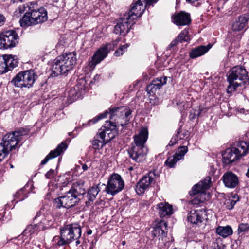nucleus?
<instances>
[{
  "label": "nucleus",
  "instance_id": "obj_1",
  "mask_svg": "<svg viewBox=\"0 0 249 249\" xmlns=\"http://www.w3.org/2000/svg\"><path fill=\"white\" fill-rule=\"evenodd\" d=\"M110 114V120L108 121L113 124H116L119 128L120 125L124 126L129 121L131 111L126 107H120L109 109L108 112L107 110L98 115L93 119L89 121V124H95L99 120L106 118L107 115Z\"/></svg>",
  "mask_w": 249,
  "mask_h": 249
},
{
  "label": "nucleus",
  "instance_id": "obj_2",
  "mask_svg": "<svg viewBox=\"0 0 249 249\" xmlns=\"http://www.w3.org/2000/svg\"><path fill=\"white\" fill-rule=\"evenodd\" d=\"M85 193L86 190L83 185L75 183L64 195L55 199L54 203L57 208L69 209L77 204L81 197Z\"/></svg>",
  "mask_w": 249,
  "mask_h": 249
},
{
  "label": "nucleus",
  "instance_id": "obj_3",
  "mask_svg": "<svg viewBox=\"0 0 249 249\" xmlns=\"http://www.w3.org/2000/svg\"><path fill=\"white\" fill-rule=\"evenodd\" d=\"M148 137V131L146 127L141 128L138 134L134 136L135 144L128 150V152L129 157L137 162L142 161L147 153L148 150L144 144Z\"/></svg>",
  "mask_w": 249,
  "mask_h": 249
},
{
  "label": "nucleus",
  "instance_id": "obj_4",
  "mask_svg": "<svg viewBox=\"0 0 249 249\" xmlns=\"http://www.w3.org/2000/svg\"><path fill=\"white\" fill-rule=\"evenodd\" d=\"M81 236V229L77 224L64 226L60 230V235L55 236L52 240L55 246H64L74 240L78 239Z\"/></svg>",
  "mask_w": 249,
  "mask_h": 249
},
{
  "label": "nucleus",
  "instance_id": "obj_5",
  "mask_svg": "<svg viewBox=\"0 0 249 249\" xmlns=\"http://www.w3.org/2000/svg\"><path fill=\"white\" fill-rule=\"evenodd\" d=\"M249 150V144L245 141L236 142L234 146L222 152V163L224 166L232 164L245 156Z\"/></svg>",
  "mask_w": 249,
  "mask_h": 249
},
{
  "label": "nucleus",
  "instance_id": "obj_6",
  "mask_svg": "<svg viewBox=\"0 0 249 249\" xmlns=\"http://www.w3.org/2000/svg\"><path fill=\"white\" fill-rule=\"evenodd\" d=\"M229 85L227 91L232 92L238 89L244 88L249 83V78L246 69L239 66L233 67L228 76Z\"/></svg>",
  "mask_w": 249,
  "mask_h": 249
},
{
  "label": "nucleus",
  "instance_id": "obj_7",
  "mask_svg": "<svg viewBox=\"0 0 249 249\" xmlns=\"http://www.w3.org/2000/svg\"><path fill=\"white\" fill-rule=\"evenodd\" d=\"M47 12L45 8L40 7L37 9H33L32 4L29 6V10L26 11L23 17L20 19L19 23L22 27L41 24L47 21Z\"/></svg>",
  "mask_w": 249,
  "mask_h": 249
},
{
  "label": "nucleus",
  "instance_id": "obj_8",
  "mask_svg": "<svg viewBox=\"0 0 249 249\" xmlns=\"http://www.w3.org/2000/svg\"><path fill=\"white\" fill-rule=\"evenodd\" d=\"M211 184V178L207 176L206 178L195 185L190 192V196L195 197L190 201L192 205H198L203 202L208 197V195L205 193L206 190L209 189Z\"/></svg>",
  "mask_w": 249,
  "mask_h": 249
},
{
  "label": "nucleus",
  "instance_id": "obj_9",
  "mask_svg": "<svg viewBox=\"0 0 249 249\" xmlns=\"http://www.w3.org/2000/svg\"><path fill=\"white\" fill-rule=\"evenodd\" d=\"M37 76L33 70H28L18 73L12 80L11 83L16 87L29 88L33 85Z\"/></svg>",
  "mask_w": 249,
  "mask_h": 249
},
{
  "label": "nucleus",
  "instance_id": "obj_10",
  "mask_svg": "<svg viewBox=\"0 0 249 249\" xmlns=\"http://www.w3.org/2000/svg\"><path fill=\"white\" fill-rule=\"evenodd\" d=\"M18 138L12 133L6 134L2 139V142L0 143V162L8 155L13 149L18 148Z\"/></svg>",
  "mask_w": 249,
  "mask_h": 249
},
{
  "label": "nucleus",
  "instance_id": "obj_11",
  "mask_svg": "<svg viewBox=\"0 0 249 249\" xmlns=\"http://www.w3.org/2000/svg\"><path fill=\"white\" fill-rule=\"evenodd\" d=\"M159 0H139L130 8L128 13L125 14L130 21L135 22L138 18L142 16L145 10L146 5L156 3Z\"/></svg>",
  "mask_w": 249,
  "mask_h": 249
},
{
  "label": "nucleus",
  "instance_id": "obj_12",
  "mask_svg": "<svg viewBox=\"0 0 249 249\" xmlns=\"http://www.w3.org/2000/svg\"><path fill=\"white\" fill-rule=\"evenodd\" d=\"M124 186V183L121 176L114 173L109 178L105 191L107 194L114 196L121 191Z\"/></svg>",
  "mask_w": 249,
  "mask_h": 249
},
{
  "label": "nucleus",
  "instance_id": "obj_13",
  "mask_svg": "<svg viewBox=\"0 0 249 249\" xmlns=\"http://www.w3.org/2000/svg\"><path fill=\"white\" fill-rule=\"evenodd\" d=\"M18 36L15 31H4L0 34V49L14 47L18 43Z\"/></svg>",
  "mask_w": 249,
  "mask_h": 249
},
{
  "label": "nucleus",
  "instance_id": "obj_14",
  "mask_svg": "<svg viewBox=\"0 0 249 249\" xmlns=\"http://www.w3.org/2000/svg\"><path fill=\"white\" fill-rule=\"evenodd\" d=\"M103 127V128L99 130L96 137L97 138H100V139H103V141L106 143H108L114 139L118 134L119 128L116 124H113L110 122L106 121Z\"/></svg>",
  "mask_w": 249,
  "mask_h": 249
},
{
  "label": "nucleus",
  "instance_id": "obj_15",
  "mask_svg": "<svg viewBox=\"0 0 249 249\" xmlns=\"http://www.w3.org/2000/svg\"><path fill=\"white\" fill-rule=\"evenodd\" d=\"M120 39L117 38L111 43L105 44L101 47L95 53L92 57V65L95 66L102 61L107 55L108 52L117 46Z\"/></svg>",
  "mask_w": 249,
  "mask_h": 249
},
{
  "label": "nucleus",
  "instance_id": "obj_16",
  "mask_svg": "<svg viewBox=\"0 0 249 249\" xmlns=\"http://www.w3.org/2000/svg\"><path fill=\"white\" fill-rule=\"evenodd\" d=\"M71 70V69L69 67L68 64L63 60V56L60 55L54 60L52 67L51 75L56 77L60 75L65 74Z\"/></svg>",
  "mask_w": 249,
  "mask_h": 249
},
{
  "label": "nucleus",
  "instance_id": "obj_17",
  "mask_svg": "<svg viewBox=\"0 0 249 249\" xmlns=\"http://www.w3.org/2000/svg\"><path fill=\"white\" fill-rule=\"evenodd\" d=\"M135 22L130 21L124 14L123 17L120 18L114 27V32L117 35L125 36L129 32L131 26Z\"/></svg>",
  "mask_w": 249,
  "mask_h": 249
},
{
  "label": "nucleus",
  "instance_id": "obj_18",
  "mask_svg": "<svg viewBox=\"0 0 249 249\" xmlns=\"http://www.w3.org/2000/svg\"><path fill=\"white\" fill-rule=\"evenodd\" d=\"M206 216L205 209L192 210L188 213L187 220L193 224L199 225L206 219Z\"/></svg>",
  "mask_w": 249,
  "mask_h": 249
},
{
  "label": "nucleus",
  "instance_id": "obj_19",
  "mask_svg": "<svg viewBox=\"0 0 249 249\" xmlns=\"http://www.w3.org/2000/svg\"><path fill=\"white\" fill-rule=\"evenodd\" d=\"M155 176L154 172H150L139 181L137 184L135 189L137 194H141L144 192L153 181Z\"/></svg>",
  "mask_w": 249,
  "mask_h": 249
},
{
  "label": "nucleus",
  "instance_id": "obj_20",
  "mask_svg": "<svg viewBox=\"0 0 249 249\" xmlns=\"http://www.w3.org/2000/svg\"><path fill=\"white\" fill-rule=\"evenodd\" d=\"M222 180L225 186L229 188H235L239 184L238 176L231 171H227L222 177Z\"/></svg>",
  "mask_w": 249,
  "mask_h": 249
},
{
  "label": "nucleus",
  "instance_id": "obj_21",
  "mask_svg": "<svg viewBox=\"0 0 249 249\" xmlns=\"http://www.w3.org/2000/svg\"><path fill=\"white\" fill-rule=\"evenodd\" d=\"M85 84V81L82 80L69 91V96L71 100L74 101L82 96L86 90Z\"/></svg>",
  "mask_w": 249,
  "mask_h": 249
},
{
  "label": "nucleus",
  "instance_id": "obj_22",
  "mask_svg": "<svg viewBox=\"0 0 249 249\" xmlns=\"http://www.w3.org/2000/svg\"><path fill=\"white\" fill-rule=\"evenodd\" d=\"M249 20V14H245L240 16L232 24V30L233 32L242 31L247 26Z\"/></svg>",
  "mask_w": 249,
  "mask_h": 249
},
{
  "label": "nucleus",
  "instance_id": "obj_23",
  "mask_svg": "<svg viewBox=\"0 0 249 249\" xmlns=\"http://www.w3.org/2000/svg\"><path fill=\"white\" fill-rule=\"evenodd\" d=\"M236 195L231 197L226 195L224 193H219V199L220 200V204L223 209H232L235 205L236 202L238 200V197L236 200H233V198H236Z\"/></svg>",
  "mask_w": 249,
  "mask_h": 249
},
{
  "label": "nucleus",
  "instance_id": "obj_24",
  "mask_svg": "<svg viewBox=\"0 0 249 249\" xmlns=\"http://www.w3.org/2000/svg\"><path fill=\"white\" fill-rule=\"evenodd\" d=\"M51 218V216L41 215L37 213L34 219L35 225H38L37 230H43L50 227L52 223Z\"/></svg>",
  "mask_w": 249,
  "mask_h": 249
},
{
  "label": "nucleus",
  "instance_id": "obj_25",
  "mask_svg": "<svg viewBox=\"0 0 249 249\" xmlns=\"http://www.w3.org/2000/svg\"><path fill=\"white\" fill-rule=\"evenodd\" d=\"M157 211L160 217L170 216L173 213V209L171 205L166 202L158 203L156 207Z\"/></svg>",
  "mask_w": 249,
  "mask_h": 249
},
{
  "label": "nucleus",
  "instance_id": "obj_26",
  "mask_svg": "<svg viewBox=\"0 0 249 249\" xmlns=\"http://www.w3.org/2000/svg\"><path fill=\"white\" fill-rule=\"evenodd\" d=\"M67 145L65 142H62L54 150L51 151L45 159L42 160L41 165L45 164L49 160L54 158L61 155L64 151L66 150Z\"/></svg>",
  "mask_w": 249,
  "mask_h": 249
},
{
  "label": "nucleus",
  "instance_id": "obj_27",
  "mask_svg": "<svg viewBox=\"0 0 249 249\" xmlns=\"http://www.w3.org/2000/svg\"><path fill=\"white\" fill-rule=\"evenodd\" d=\"M173 22L178 26H184L191 22L190 15L184 12H180L173 17Z\"/></svg>",
  "mask_w": 249,
  "mask_h": 249
},
{
  "label": "nucleus",
  "instance_id": "obj_28",
  "mask_svg": "<svg viewBox=\"0 0 249 249\" xmlns=\"http://www.w3.org/2000/svg\"><path fill=\"white\" fill-rule=\"evenodd\" d=\"M167 77L163 76L158 77L152 81V82L147 87V91L149 93H155L157 90L160 89V88L165 84L167 82Z\"/></svg>",
  "mask_w": 249,
  "mask_h": 249
},
{
  "label": "nucleus",
  "instance_id": "obj_29",
  "mask_svg": "<svg viewBox=\"0 0 249 249\" xmlns=\"http://www.w3.org/2000/svg\"><path fill=\"white\" fill-rule=\"evenodd\" d=\"M212 47V45L208 44L207 46L200 45L192 49L189 53V56L195 59L205 54Z\"/></svg>",
  "mask_w": 249,
  "mask_h": 249
},
{
  "label": "nucleus",
  "instance_id": "obj_30",
  "mask_svg": "<svg viewBox=\"0 0 249 249\" xmlns=\"http://www.w3.org/2000/svg\"><path fill=\"white\" fill-rule=\"evenodd\" d=\"M76 55L77 54L75 52H66L61 55V56H63V60L65 61V62L68 64L69 67H70L71 70L73 69L76 64Z\"/></svg>",
  "mask_w": 249,
  "mask_h": 249
},
{
  "label": "nucleus",
  "instance_id": "obj_31",
  "mask_svg": "<svg viewBox=\"0 0 249 249\" xmlns=\"http://www.w3.org/2000/svg\"><path fill=\"white\" fill-rule=\"evenodd\" d=\"M164 226L166 229L167 227L166 222H160L159 225L155 227L152 231V234L154 237H159V239L162 240L164 237H165L167 234V232H165L162 229V226Z\"/></svg>",
  "mask_w": 249,
  "mask_h": 249
},
{
  "label": "nucleus",
  "instance_id": "obj_32",
  "mask_svg": "<svg viewBox=\"0 0 249 249\" xmlns=\"http://www.w3.org/2000/svg\"><path fill=\"white\" fill-rule=\"evenodd\" d=\"M3 56L5 60L7 71H10L18 66V60L15 56L12 55H5Z\"/></svg>",
  "mask_w": 249,
  "mask_h": 249
},
{
  "label": "nucleus",
  "instance_id": "obj_33",
  "mask_svg": "<svg viewBox=\"0 0 249 249\" xmlns=\"http://www.w3.org/2000/svg\"><path fill=\"white\" fill-rule=\"evenodd\" d=\"M99 184L97 186H92L88 192L87 197L88 201L86 202V205L87 207L91 205V202H92L96 198L100 190L99 188Z\"/></svg>",
  "mask_w": 249,
  "mask_h": 249
},
{
  "label": "nucleus",
  "instance_id": "obj_34",
  "mask_svg": "<svg viewBox=\"0 0 249 249\" xmlns=\"http://www.w3.org/2000/svg\"><path fill=\"white\" fill-rule=\"evenodd\" d=\"M233 233L232 228L229 225L226 226H219V235L223 238H226Z\"/></svg>",
  "mask_w": 249,
  "mask_h": 249
},
{
  "label": "nucleus",
  "instance_id": "obj_35",
  "mask_svg": "<svg viewBox=\"0 0 249 249\" xmlns=\"http://www.w3.org/2000/svg\"><path fill=\"white\" fill-rule=\"evenodd\" d=\"M188 151V148L187 146H180L178 148V151L175 153L174 155L176 157L177 160H181L183 158L185 154Z\"/></svg>",
  "mask_w": 249,
  "mask_h": 249
},
{
  "label": "nucleus",
  "instance_id": "obj_36",
  "mask_svg": "<svg viewBox=\"0 0 249 249\" xmlns=\"http://www.w3.org/2000/svg\"><path fill=\"white\" fill-rule=\"evenodd\" d=\"M177 37L178 41L181 43L183 41H188L190 39L188 32L186 30H183Z\"/></svg>",
  "mask_w": 249,
  "mask_h": 249
},
{
  "label": "nucleus",
  "instance_id": "obj_37",
  "mask_svg": "<svg viewBox=\"0 0 249 249\" xmlns=\"http://www.w3.org/2000/svg\"><path fill=\"white\" fill-rule=\"evenodd\" d=\"M107 143L103 141V139L98 140L95 139L92 141V145L93 147L95 149H100L102 148L104 145Z\"/></svg>",
  "mask_w": 249,
  "mask_h": 249
},
{
  "label": "nucleus",
  "instance_id": "obj_38",
  "mask_svg": "<svg viewBox=\"0 0 249 249\" xmlns=\"http://www.w3.org/2000/svg\"><path fill=\"white\" fill-rule=\"evenodd\" d=\"M29 130L23 128H21L17 131L12 132L15 134V136L18 138L19 141L21 140V137L27 134Z\"/></svg>",
  "mask_w": 249,
  "mask_h": 249
},
{
  "label": "nucleus",
  "instance_id": "obj_39",
  "mask_svg": "<svg viewBox=\"0 0 249 249\" xmlns=\"http://www.w3.org/2000/svg\"><path fill=\"white\" fill-rule=\"evenodd\" d=\"M189 135L188 131L186 130H182L181 129V126H180L179 129L178 130L177 132V137L180 140L184 139L187 138Z\"/></svg>",
  "mask_w": 249,
  "mask_h": 249
},
{
  "label": "nucleus",
  "instance_id": "obj_40",
  "mask_svg": "<svg viewBox=\"0 0 249 249\" xmlns=\"http://www.w3.org/2000/svg\"><path fill=\"white\" fill-rule=\"evenodd\" d=\"M179 160H177L176 157L174 155L173 157H170L167 158L165 161V164L170 168L174 167L176 162Z\"/></svg>",
  "mask_w": 249,
  "mask_h": 249
},
{
  "label": "nucleus",
  "instance_id": "obj_41",
  "mask_svg": "<svg viewBox=\"0 0 249 249\" xmlns=\"http://www.w3.org/2000/svg\"><path fill=\"white\" fill-rule=\"evenodd\" d=\"M202 110L199 108L198 109H192L189 114V118L190 120H193L198 117L201 114Z\"/></svg>",
  "mask_w": 249,
  "mask_h": 249
},
{
  "label": "nucleus",
  "instance_id": "obj_42",
  "mask_svg": "<svg viewBox=\"0 0 249 249\" xmlns=\"http://www.w3.org/2000/svg\"><path fill=\"white\" fill-rule=\"evenodd\" d=\"M128 46H129L127 44L121 46L115 52L114 55L116 56H119L122 55Z\"/></svg>",
  "mask_w": 249,
  "mask_h": 249
},
{
  "label": "nucleus",
  "instance_id": "obj_43",
  "mask_svg": "<svg viewBox=\"0 0 249 249\" xmlns=\"http://www.w3.org/2000/svg\"><path fill=\"white\" fill-rule=\"evenodd\" d=\"M7 72L6 65H5V60L3 56H0V74H2Z\"/></svg>",
  "mask_w": 249,
  "mask_h": 249
},
{
  "label": "nucleus",
  "instance_id": "obj_44",
  "mask_svg": "<svg viewBox=\"0 0 249 249\" xmlns=\"http://www.w3.org/2000/svg\"><path fill=\"white\" fill-rule=\"evenodd\" d=\"M24 189L21 188L18 191H17L14 195V197L18 199V201H21L24 200L25 198L24 194Z\"/></svg>",
  "mask_w": 249,
  "mask_h": 249
},
{
  "label": "nucleus",
  "instance_id": "obj_45",
  "mask_svg": "<svg viewBox=\"0 0 249 249\" xmlns=\"http://www.w3.org/2000/svg\"><path fill=\"white\" fill-rule=\"evenodd\" d=\"M249 230V225L248 223H241L238 228V233L239 234L242 232L246 231Z\"/></svg>",
  "mask_w": 249,
  "mask_h": 249
},
{
  "label": "nucleus",
  "instance_id": "obj_46",
  "mask_svg": "<svg viewBox=\"0 0 249 249\" xmlns=\"http://www.w3.org/2000/svg\"><path fill=\"white\" fill-rule=\"evenodd\" d=\"M25 11V7L24 5L20 6L14 12V15L16 17H19Z\"/></svg>",
  "mask_w": 249,
  "mask_h": 249
},
{
  "label": "nucleus",
  "instance_id": "obj_47",
  "mask_svg": "<svg viewBox=\"0 0 249 249\" xmlns=\"http://www.w3.org/2000/svg\"><path fill=\"white\" fill-rule=\"evenodd\" d=\"M34 226V225L28 226L24 231V232L25 234L29 233L30 235L33 234L35 231V230Z\"/></svg>",
  "mask_w": 249,
  "mask_h": 249
},
{
  "label": "nucleus",
  "instance_id": "obj_48",
  "mask_svg": "<svg viewBox=\"0 0 249 249\" xmlns=\"http://www.w3.org/2000/svg\"><path fill=\"white\" fill-rule=\"evenodd\" d=\"M55 175V171L54 170L50 169L46 174L45 177L48 178H51Z\"/></svg>",
  "mask_w": 249,
  "mask_h": 249
},
{
  "label": "nucleus",
  "instance_id": "obj_49",
  "mask_svg": "<svg viewBox=\"0 0 249 249\" xmlns=\"http://www.w3.org/2000/svg\"><path fill=\"white\" fill-rule=\"evenodd\" d=\"M178 139H179L178 138V137H177V135H176L175 137H173L171 139L168 145L169 146H173V145L177 143Z\"/></svg>",
  "mask_w": 249,
  "mask_h": 249
},
{
  "label": "nucleus",
  "instance_id": "obj_50",
  "mask_svg": "<svg viewBox=\"0 0 249 249\" xmlns=\"http://www.w3.org/2000/svg\"><path fill=\"white\" fill-rule=\"evenodd\" d=\"M178 43H179V42L178 41V39H177V37H176L169 44L168 48H171L176 46Z\"/></svg>",
  "mask_w": 249,
  "mask_h": 249
},
{
  "label": "nucleus",
  "instance_id": "obj_51",
  "mask_svg": "<svg viewBox=\"0 0 249 249\" xmlns=\"http://www.w3.org/2000/svg\"><path fill=\"white\" fill-rule=\"evenodd\" d=\"M186 1L188 3H191L192 5L197 6L199 4V2H198L200 0H186Z\"/></svg>",
  "mask_w": 249,
  "mask_h": 249
},
{
  "label": "nucleus",
  "instance_id": "obj_52",
  "mask_svg": "<svg viewBox=\"0 0 249 249\" xmlns=\"http://www.w3.org/2000/svg\"><path fill=\"white\" fill-rule=\"evenodd\" d=\"M5 21V17L3 15L0 14V26L4 24Z\"/></svg>",
  "mask_w": 249,
  "mask_h": 249
},
{
  "label": "nucleus",
  "instance_id": "obj_53",
  "mask_svg": "<svg viewBox=\"0 0 249 249\" xmlns=\"http://www.w3.org/2000/svg\"><path fill=\"white\" fill-rule=\"evenodd\" d=\"M82 168L84 171L88 170V167L86 164H83L82 165Z\"/></svg>",
  "mask_w": 249,
  "mask_h": 249
},
{
  "label": "nucleus",
  "instance_id": "obj_54",
  "mask_svg": "<svg viewBox=\"0 0 249 249\" xmlns=\"http://www.w3.org/2000/svg\"><path fill=\"white\" fill-rule=\"evenodd\" d=\"M92 230H89L88 231H87V234H88V235H90V234H92Z\"/></svg>",
  "mask_w": 249,
  "mask_h": 249
},
{
  "label": "nucleus",
  "instance_id": "obj_55",
  "mask_svg": "<svg viewBox=\"0 0 249 249\" xmlns=\"http://www.w3.org/2000/svg\"><path fill=\"white\" fill-rule=\"evenodd\" d=\"M99 75H95V76H94V79H94V80H95H95H98V79H99Z\"/></svg>",
  "mask_w": 249,
  "mask_h": 249
},
{
  "label": "nucleus",
  "instance_id": "obj_56",
  "mask_svg": "<svg viewBox=\"0 0 249 249\" xmlns=\"http://www.w3.org/2000/svg\"><path fill=\"white\" fill-rule=\"evenodd\" d=\"M76 245L77 246L79 244H80V241L79 240H78V239L76 240Z\"/></svg>",
  "mask_w": 249,
  "mask_h": 249
},
{
  "label": "nucleus",
  "instance_id": "obj_57",
  "mask_svg": "<svg viewBox=\"0 0 249 249\" xmlns=\"http://www.w3.org/2000/svg\"><path fill=\"white\" fill-rule=\"evenodd\" d=\"M246 175L249 178V168H248Z\"/></svg>",
  "mask_w": 249,
  "mask_h": 249
},
{
  "label": "nucleus",
  "instance_id": "obj_58",
  "mask_svg": "<svg viewBox=\"0 0 249 249\" xmlns=\"http://www.w3.org/2000/svg\"><path fill=\"white\" fill-rule=\"evenodd\" d=\"M215 232L218 234V227L215 228Z\"/></svg>",
  "mask_w": 249,
  "mask_h": 249
},
{
  "label": "nucleus",
  "instance_id": "obj_59",
  "mask_svg": "<svg viewBox=\"0 0 249 249\" xmlns=\"http://www.w3.org/2000/svg\"><path fill=\"white\" fill-rule=\"evenodd\" d=\"M240 112L241 113H244V109H240Z\"/></svg>",
  "mask_w": 249,
  "mask_h": 249
},
{
  "label": "nucleus",
  "instance_id": "obj_60",
  "mask_svg": "<svg viewBox=\"0 0 249 249\" xmlns=\"http://www.w3.org/2000/svg\"><path fill=\"white\" fill-rule=\"evenodd\" d=\"M211 169H212V167H211ZM211 172H212V173H214L215 172V171H213V170H212V169H211Z\"/></svg>",
  "mask_w": 249,
  "mask_h": 249
},
{
  "label": "nucleus",
  "instance_id": "obj_61",
  "mask_svg": "<svg viewBox=\"0 0 249 249\" xmlns=\"http://www.w3.org/2000/svg\"><path fill=\"white\" fill-rule=\"evenodd\" d=\"M132 169H133V168H132V167H130V168H129V170H132Z\"/></svg>",
  "mask_w": 249,
  "mask_h": 249
},
{
  "label": "nucleus",
  "instance_id": "obj_62",
  "mask_svg": "<svg viewBox=\"0 0 249 249\" xmlns=\"http://www.w3.org/2000/svg\"><path fill=\"white\" fill-rule=\"evenodd\" d=\"M122 244H123V245H124V244H125V241H123V243H122Z\"/></svg>",
  "mask_w": 249,
  "mask_h": 249
},
{
  "label": "nucleus",
  "instance_id": "obj_63",
  "mask_svg": "<svg viewBox=\"0 0 249 249\" xmlns=\"http://www.w3.org/2000/svg\"><path fill=\"white\" fill-rule=\"evenodd\" d=\"M11 167L13 168V166L12 165H11Z\"/></svg>",
  "mask_w": 249,
  "mask_h": 249
},
{
  "label": "nucleus",
  "instance_id": "obj_64",
  "mask_svg": "<svg viewBox=\"0 0 249 249\" xmlns=\"http://www.w3.org/2000/svg\"><path fill=\"white\" fill-rule=\"evenodd\" d=\"M225 246L224 245H223V247L222 249H224V248H225Z\"/></svg>",
  "mask_w": 249,
  "mask_h": 249
}]
</instances>
